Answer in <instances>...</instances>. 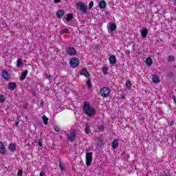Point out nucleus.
<instances>
[{"label":"nucleus","mask_w":176,"mask_h":176,"mask_svg":"<svg viewBox=\"0 0 176 176\" xmlns=\"http://www.w3.org/2000/svg\"><path fill=\"white\" fill-rule=\"evenodd\" d=\"M111 146H112L113 149H116V148H118V146H119V144L118 143V140L115 139L112 142Z\"/></svg>","instance_id":"nucleus-16"},{"label":"nucleus","mask_w":176,"mask_h":176,"mask_svg":"<svg viewBox=\"0 0 176 176\" xmlns=\"http://www.w3.org/2000/svg\"><path fill=\"white\" fill-rule=\"evenodd\" d=\"M141 35L143 38H146V35H148V30L144 29L141 30Z\"/></svg>","instance_id":"nucleus-19"},{"label":"nucleus","mask_w":176,"mask_h":176,"mask_svg":"<svg viewBox=\"0 0 176 176\" xmlns=\"http://www.w3.org/2000/svg\"><path fill=\"white\" fill-rule=\"evenodd\" d=\"M146 65H152L153 61L151 58H147L146 60Z\"/></svg>","instance_id":"nucleus-24"},{"label":"nucleus","mask_w":176,"mask_h":176,"mask_svg":"<svg viewBox=\"0 0 176 176\" xmlns=\"http://www.w3.org/2000/svg\"><path fill=\"white\" fill-rule=\"evenodd\" d=\"M126 88L131 89V81L127 80L126 82Z\"/></svg>","instance_id":"nucleus-28"},{"label":"nucleus","mask_w":176,"mask_h":176,"mask_svg":"<svg viewBox=\"0 0 176 176\" xmlns=\"http://www.w3.org/2000/svg\"><path fill=\"white\" fill-rule=\"evenodd\" d=\"M20 27H21V23H18V24H16V28H20Z\"/></svg>","instance_id":"nucleus-37"},{"label":"nucleus","mask_w":176,"mask_h":176,"mask_svg":"<svg viewBox=\"0 0 176 176\" xmlns=\"http://www.w3.org/2000/svg\"><path fill=\"white\" fill-rule=\"evenodd\" d=\"M66 53L68 56H76V50L74 47H68L66 49Z\"/></svg>","instance_id":"nucleus-6"},{"label":"nucleus","mask_w":176,"mask_h":176,"mask_svg":"<svg viewBox=\"0 0 176 176\" xmlns=\"http://www.w3.org/2000/svg\"><path fill=\"white\" fill-rule=\"evenodd\" d=\"M6 153V150L5 149V144L3 142H0V155H5Z\"/></svg>","instance_id":"nucleus-9"},{"label":"nucleus","mask_w":176,"mask_h":176,"mask_svg":"<svg viewBox=\"0 0 176 176\" xmlns=\"http://www.w3.org/2000/svg\"><path fill=\"white\" fill-rule=\"evenodd\" d=\"M59 138H60V140H63V136L60 135Z\"/></svg>","instance_id":"nucleus-42"},{"label":"nucleus","mask_w":176,"mask_h":176,"mask_svg":"<svg viewBox=\"0 0 176 176\" xmlns=\"http://www.w3.org/2000/svg\"><path fill=\"white\" fill-rule=\"evenodd\" d=\"M116 28H117V26L115 23H111L109 26V28L111 32H113V31H115V30H116Z\"/></svg>","instance_id":"nucleus-18"},{"label":"nucleus","mask_w":176,"mask_h":176,"mask_svg":"<svg viewBox=\"0 0 176 176\" xmlns=\"http://www.w3.org/2000/svg\"><path fill=\"white\" fill-rule=\"evenodd\" d=\"M40 176H45V173L43 172L40 173Z\"/></svg>","instance_id":"nucleus-39"},{"label":"nucleus","mask_w":176,"mask_h":176,"mask_svg":"<svg viewBox=\"0 0 176 176\" xmlns=\"http://www.w3.org/2000/svg\"><path fill=\"white\" fill-rule=\"evenodd\" d=\"M91 162H93V153H86V164H87V166H90V164H91Z\"/></svg>","instance_id":"nucleus-7"},{"label":"nucleus","mask_w":176,"mask_h":176,"mask_svg":"<svg viewBox=\"0 0 176 176\" xmlns=\"http://www.w3.org/2000/svg\"><path fill=\"white\" fill-rule=\"evenodd\" d=\"M17 85H16L15 82H10L8 84V89L9 90H11L12 91H13V90H14V89H16Z\"/></svg>","instance_id":"nucleus-12"},{"label":"nucleus","mask_w":176,"mask_h":176,"mask_svg":"<svg viewBox=\"0 0 176 176\" xmlns=\"http://www.w3.org/2000/svg\"><path fill=\"white\" fill-rule=\"evenodd\" d=\"M98 130H99V131H104V126L100 125V126L98 127Z\"/></svg>","instance_id":"nucleus-34"},{"label":"nucleus","mask_w":176,"mask_h":176,"mask_svg":"<svg viewBox=\"0 0 176 176\" xmlns=\"http://www.w3.org/2000/svg\"><path fill=\"white\" fill-rule=\"evenodd\" d=\"M16 126H19V122H16Z\"/></svg>","instance_id":"nucleus-44"},{"label":"nucleus","mask_w":176,"mask_h":176,"mask_svg":"<svg viewBox=\"0 0 176 176\" xmlns=\"http://www.w3.org/2000/svg\"><path fill=\"white\" fill-rule=\"evenodd\" d=\"M18 176H23V170H19L18 172Z\"/></svg>","instance_id":"nucleus-35"},{"label":"nucleus","mask_w":176,"mask_h":176,"mask_svg":"<svg viewBox=\"0 0 176 176\" xmlns=\"http://www.w3.org/2000/svg\"><path fill=\"white\" fill-rule=\"evenodd\" d=\"M100 94L102 97H109V94H111V90L108 87H103L100 91Z\"/></svg>","instance_id":"nucleus-3"},{"label":"nucleus","mask_w":176,"mask_h":176,"mask_svg":"<svg viewBox=\"0 0 176 176\" xmlns=\"http://www.w3.org/2000/svg\"><path fill=\"white\" fill-rule=\"evenodd\" d=\"M87 86L90 89L91 87V80L90 79L87 80Z\"/></svg>","instance_id":"nucleus-30"},{"label":"nucleus","mask_w":176,"mask_h":176,"mask_svg":"<svg viewBox=\"0 0 176 176\" xmlns=\"http://www.w3.org/2000/svg\"><path fill=\"white\" fill-rule=\"evenodd\" d=\"M104 74H107L105 69L103 70Z\"/></svg>","instance_id":"nucleus-43"},{"label":"nucleus","mask_w":176,"mask_h":176,"mask_svg":"<svg viewBox=\"0 0 176 176\" xmlns=\"http://www.w3.org/2000/svg\"><path fill=\"white\" fill-rule=\"evenodd\" d=\"M6 98L5 96L3 95H0V102H3L4 101H6Z\"/></svg>","instance_id":"nucleus-31"},{"label":"nucleus","mask_w":176,"mask_h":176,"mask_svg":"<svg viewBox=\"0 0 176 176\" xmlns=\"http://www.w3.org/2000/svg\"><path fill=\"white\" fill-rule=\"evenodd\" d=\"M76 8L78 10L86 14L87 13V8L83 2H78L76 3Z\"/></svg>","instance_id":"nucleus-2"},{"label":"nucleus","mask_w":176,"mask_h":176,"mask_svg":"<svg viewBox=\"0 0 176 176\" xmlns=\"http://www.w3.org/2000/svg\"><path fill=\"white\" fill-rule=\"evenodd\" d=\"M8 149L10 152H14L16 151V146L14 144H10L8 146Z\"/></svg>","instance_id":"nucleus-17"},{"label":"nucleus","mask_w":176,"mask_h":176,"mask_svg":"<svg viewBox=\"0 0 176 176\" xmlns=\"http://www.w3.org/2000/svg\"><path fill=\"white\" fill-rule=\"evenodd\" d=\"M38 145L40 146H42V142L38 141Z\"/></svg>","instance_id":"nucleus-38"},{"label":"nucleus","mask_w":176,"mask_h":176,"mask_svg":"<svg viewBox=\"0 0 176 176\" xmlns=\"http://www.w3.org/2000/svg\"><path fill=\"white\" fill-rule=\"evenodd\" d=\"M27 75H28V70H25L21 74L20 76V80H24V79L27 78Z\"/></svg>","instance_id":"nucleus-15"},{"label":"nucleus","mask_w":176,"mask_h":176,"mask_svg":"<svg viewBox=\"0 0 176 176\" xmlns=\"http://www.w3.org/2000/svg\"><path fill=\"white\" fill-rule=\"evenodd\" d=\"M69 64L72 68H76L79 66V59L76 57H74L70 60Z\"/></svg>","instance_id":"nucleus-5"},{"label":"nucleus","mask_w":176,"mask_h":176,"mask_svg":"<svg viewBox=\"0 0 176 176\" xmlns=\"http://www.w3.org/2000/svg\"><path fill=\"white\" fill-rule=\"evenodd\" d=\"M42 120H43L44 124L47 125L49 118H47V117H46V116H43L42 118Z\"/></svg>","instance_id":"nucleus-23"},{"label":"nucleus","mask_w":176,"mask_h":176,"mask_svg":"<svg viewBox=\"0 0 176 176\" xmlns=\"http://www.w3.org/2000/svg\"><path fill=\"white\" fill-rule=\"evenodd\" d=\"M173 101H174L175 104H176V98H175V96H173Z\"/></svg>","instance_id":"nucleus-40"},{"label":"nucleus","mask_w":176,"mask_h":176,"mask_svg":"<svg viewBox=\"0 0 176 176\" xmlns=\"http://www.w3.org/2000/svg\"><path fill=\"white\" fill-rule=\"evenodd\" d=\"M174 60H175V57L174 56H169L168 57V61L169 63L173 62Z\"/></svg>","instance_id":"nucleus-27"},{"label":"nucleus","mask_w":176,"mask_h":176,"mask_svg":"<svg viewBox=\"0 0 176 176\" xmlns=\"http://www.w3.org/2000/svg\"><path fill=\"white\" fill-rule=\"evenodd\" d=\"M61 35H63L64 34H69V30L68 29H63L60 31Z\"/></svg>","instance_id":"nucleus-26"},{"label":"nucleus","mask_w":176,"mask_h":176,"mask_svg":"<svg viewBox=\"0 0 176 176\" xmlns=\"http://www.w3.org/2000/svg\"><path fill=\"white\" fill-rule=\"evenodd\" d=\"M152 80L154 83H159V82H160V80L159 79V76L156 75L153 76Z\"/></svg>","instance_id":"nucleus-20"},{"label":"nucleus","mask_w":176,"mask_h":176,"mask_svg":"<svg viewBox=\"0 0 176 176\" xmlns=\"http://www.w3.org/2000/svg\"><path fill=\"white\" fill-rule=\"evenodd\" d=\"M73 17L74 16L72 15V14H68L67 16L66 17V21H71Z\"/></svg>","instance_id":"nucleus-25"},{"label":"nucleus","mask_w":176,"mask_h":176,"mask_svg":"<svg viewBox=\"0 0 176 176\" xmlns=\"http://www.w3.org/2000/svg\"><path fill=\"white\" fill-rule=\"evenodd\" d=\"M45 78H47V79H49L50 78H52V76H50V75H49V74H45Z\"/></svg>","instance_id":"nucleus-36"},{"label":"nucleus","mask_w":176,"mask_h":176,"mask_svg":"<svg viewBox=\"0 0 176 176\" xmlns=\"http://www.w3.org/2000/svg\"><path fill=\"white\" fill-rule=\"evenodd\" d=\"M99 8L100 9H105L107 8V2L104 0H102L99 2Z\"/></svg>","instance_id":"nucleus-13"},{"label":"nucleus","mask_w":176,"mask_h":176,"mask_svg":"<svg viewBox=\"0 0 176 176\" xmlns=\"http://www.w3.org/2000/svg\"><path fill=\"white\" fill-rule=\"evenodd\" d=\"M80 75L85 76V78H89V76H90V74H89V72H87V69H82L80 71Z\"/></svg>","instance_id":"nucleus-10"},{"label":"nucleus","mask_w":176,"mask_h":176,"mask_svg":"<svg viewBox=\"0 0 176 176\" xmlns=\"http://www.w3.org/2000/svg\"><path fill=\"white\" fill-rule=\"evenodd\" d=\"M2 77L6 80H9L10 79V74L9 72L6 70H3L2 72Z\"/></svg>","instance_id":"nucleus-8"},{"label":"nucleus","mask_w":176,"mask_h":176,"mask_svg":"<svg viewBox=\"0 0 176 176\" xmlns=\"http://www.w3.org/2000/svg\"><path fill=\"white\" fill-rule=\"evenodd\" d=\"M54 130L56 133H60L61 132V128L58 126H54Z\"/></svg>","instance_id":"nucleus-29"},{"label":"nucleus","mask_w":176,"mask_h":176,"mask_svg":"<svg viewBox=\"0 0 176 176\" xmlns=\"http://www.w3.org/2000/svg\"><path fill=\"white\" fill-rule=\"evenodd\" d=\"M109 60L111 65H114V64L116 63V57L115 56H111L109 58Z\"/></svg>","instance_id":"nucleus-14"},{"label":"nucleus","mask_w":176,"mask_h":176,"mask_svg":"<svg viewBox=\"0 0 176 176\" xmlns=\"http://www.w3.org/2000/svg\"><path fill=\"white\" fill-rule=\"evenodd\" d=\"M59 167H60L61 171L65 170V166H64V165L63 164H61V162H60V164H59Z\"/></svg>","instance_id":"nucleus-32"},{"label":"nucleus","mask_w":176,"mask_h":176,"mask_svg":"<svg viewBox=\"0 0 176 176\" xmlns=\"http://www.w3.org/2000/svg\"><path fill=\"white\" fill-rule=\"evenodd\" d=\"M23 65H24V63H23V60H21V58H19L17 60L16 67L18 68H20V67H23Z\"/></svg>","instance_id":"nucleus-21"},{"label":"nucleus","mask_w":176,"mask_h":176,"mask_svg":"<svg viewBox=\"0 0 176 176\" xmlns=\"http://www.w3.org/2000/svg\"><path fill=\"white\" fill-rule=\"evenodd\" d=\"M76 138V132L75 130H71L69 133L67 134V140L71 142H74L75 139Z\"/></svg>","instance_id":"nucleus-4"},{"label":"nucleus","mask_w":176,"mask_h":176,"mask_svg":"<svg viewBox=\"0 0 176 176\" xmlns=\"http://www.w3.org/2000/svg\"><path fill=\"white\" fill-rule=\"evenodd\" d=\"M64 14H65V11L63 10H60L56 12V16L58 17V19H61V17H63Z\"/></svg>","instance_id":"nucleus-11"},{"label":"nucleus","mask_w":176,"mask_h":176,"mask_svg":"<svg viewBox=\"0 0 176 176\" xmlns=\"http://www.w3.org/2000/svg\"><path fill=\"white\" fill-rule=\"evenodd\" d=\"M55 3L60 2L61 0H54Z\"/></svg>","instance_id":"nucleus-41"},{"label":"nucleus","mask_w":176,"mask_h":176,"mask_svg":"<svg viewBox=\"0 0 176 176\" xmlns=\"http://www.w3.org/2000/svg\"><path fill=\"white\" fill-rule=\"evenodd\" d=\"M82 111L89 118H91L96 115V109L91 107L88 102H84Z\"/></svg>","instance_id":"nucleus-1"},{"label":"nucleus","mask_w":176,"mask_h":176,"mask_svg":"<svg viewBox=\"0 0 176 176\" xmlns=\"http://www.w3.org/2000/svg\"><path fill=\"white\" fill-rule=\"evenodd\" d=\"M90 127H91V126L89 125V124H86V125H85V133L86 134H90Z\"/></svg>","instance_id":"nucleus-22"},{"label":"nucleus","mask_w":176,"mask_h":176,"mask_svg":"<svg viewBox=\"0 0 176 176\" xmlns=\"http://www.w3.org/2000/svg\"><path fill=\"white\" fill-rule=\"evenodd\" d=\"M93 6H94V2L90 1V3H89V9H91Z\"/></svg>","instance_id":"nucleus-33"}]
</instances>
